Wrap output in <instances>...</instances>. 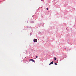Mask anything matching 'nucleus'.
<instances>
[{"label":"nucleus","instance_id":"1","mask_svg":"<svg viewBox=\"0 0 76 76\" xmlns=\"http://www.w3.org/2000/svg\"><path fill=\"white\" fill-rule=\"evenodd\" d=\"M29 61H32V62H34V63H35V61H34V60L32 59H30L29 60Z\"/></svg>","mask_w":76,"mask_h":76},{"label":"nucleus","instance_id":"2","mask_svg":"<svg viewBox=\"0 0 76 76\" xmlns=\"http://www.w3.org/2000/svg\"><path fill=\"white\" fill-rule=\"evenodd\" d=\"M34 42H37V39H34L33 40Z\"/></svg>","mask_w":76,"mask_h":76},{"label":"nucleus","instance_id":"3","mask_svg":"<svg viewBox=\"0 0 76 76\" xmlns=\"http://www.w3.org/2000/svg\"><path fill=\"white\" fill-rule=\"evenodd\" d=\"M53 63H54V62L53 61L51 62L49 64V65H51V64H53Z\"/></svg>","mask_w":76,"mask_h":76},{"label":"nucleus","instance_id":"4","mask_svg":"<svg viewBox=\"0 0 76 76\" xmlns=\"http://www.w3.org/2000/svg\"><path fill=\"white\" fill-rule=\"evenodd\" d=\"M54 59L55 60H57V58H56V57H54Z\"/></svg>","mask_w":76,"mask_h":76},{"label":"nucleus","instance_id":"5","mask_svg":"<svg viewBox=\"0 0 76 76\" xmlns=\"http://www.w3.org/2000/svg\"><path fill=\"white\" fill-rule=\"evenodd\" d=\"M55 65L56 66H57V64L56 63H55Z\"/></svg>","mask_w":76,"mask_h":76},{"label":"nucleus","instance_id":"6","mask_svg":"<svg viewBox=\"0 0 76 76\" xmlns=\"http://www.w3.org/2000/svg\"><path fill=\"white\" fill-rule=\"evenodd\" d=\"M36 58H38V56H36Z\"/></svg>","mask_w":76,"mask_h":76},{"label":"nucleus","instance_id":"7","mask_svg":"<svg viewBox=\"0 0 76 76\" xmlns=\"http://www.w3.org/2000/svg\"><path fill=\"white\" fill-rule=\"evenodd\" d=\"M46 10H48V8H47Z\"/></svg>","mask_w":76,"mask_h":76},{"label":"nucleus","instance_id":"8","mask_svg":"<svg viewBox=\"0 0 76 76\" xmlns=\"http://www.w3.org/2000/svg\"><path fill=\"white\" fill-rule=\"evenodd\" d=\"M32 23H34V22H32Z\"/></svg>","mask_w":76,"mask_h":76}]
</instances>
